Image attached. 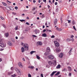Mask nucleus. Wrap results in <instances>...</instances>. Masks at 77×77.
I'll return each instance as SVG.
<instances>
[{
    "label": "nucleus",
    "instance_id": "f257e3e1",
    "mask_svg": "<svg viewBox=\"0 0 77 77\" xmlns=\"http://www.w3.org/2000/svg\"><path fill=\"white\" fill-rule=\"evenodd\" d=\"M14 69L15 71H16L17 72L18 74L19 75H21V72L20 70L16 68H14Z\"/></svg>",
    "mask_w": 77,
    "mask_h": 77
},
{
    "label": "nucleus",
    "instance_id": "f03ea898",
    "mask_svg": "<svg viewBox=\"0 0 77 77\" xmlns=\"http://www.w3.org/2000/svg\"><path fill=\"white\" fill-rule=\"evenodd\" d=\"M24 48L26 51H27L29 50V45L27 44H25L24 45Z\"/></svg>",
    "mask_w": 77,
    "mask_h": 77
},
{
    "label": "nucleus",
    "instance_id": "7ed1b4c3",
    "mask_svg": "<svg viewBox=\"0 0 77 77\" xmlns=\"http://www.w3.org/2000/svg\"><path fill=\"white\" fill-rule=\"evenodd\" d=\"M48 57L49 59H53L54 57L53 55H51L48 56Z\"/></svg>",
    "mask_w": 77,
    "mask_h": 77
},
{
    "label": "nucleus",
    "instance_id": "20e7f679",
    "mask_svg": "<svg viewBox=\"0 0 77 77\" xmlns=\"http://www.w3.org/2000/svg\"><path fill=\"white\" fill-rule=\"evenodd\" d=\"M18 65L20 68H23V65L21 62H19L18 63Z\"/></svg>",
    "mask_w": 77,
    "mask_h": 77
},
{
    "label": "nucleus",
    "instance_id": "39448f33",
    "mask_svg": "<svg viewBox=\"0 0 77 77\" xmlns=\"http://www.w3.org/2000/svg\"><path fill=\"white\" fill-rule=\"evenodd\" d=\"M57 19H55L54 22V25H56V24H57Z\"/></svg>",
    "mask_w": 77,
    "mask_h": 77
},
{
    "label": "nucleus",
    "instance_id": "423d86ee",
    "mask_svg": "<svg viewBox=\"0 0 77 77\" xmlns=\"http://www.w3.org/2000/svg\"><path fill=\"white\" fill-rule=\"evenodd\" d=\"M67 68L69 71H72V69L71 67L69 66L67 67Z\"/></svg>",
    "mask_w": 77,
    "mask_h": 77
},
{
    "label": "nucleus",
    "instance_id": "0eeeda50",
    "mask_svg": "<svg viewBox=\"0 0 77 77\" xmlns=\"http://www.w3.org/2000/svg\"><path fill=\"white\" fill-rule=\"evenodd\" d=\"M60 51V49L59 48H57L56 49V52L57 53H59Z\"/></svg>",
    "mask_w": 77,
    "mask_h": 77
},
{
    "label": "nucleus",
    "instance_id": "6e6552de",
    "mask_svg": "<svg viewBox=\"0 0 77 77\" xmlns=\"http://www.w3.org/2000/svg\"><path fill=\"white\" fill-rule=\"evenodd\" d=\"M0 46L1 47H5V46L4 45V44L3 43H0Z\"/></svg>",
    "mask_w": 77,
    "mask_h": 77
},
{
    "label": "nucleus",
    "instance_id": "1a4fd4ad",
    "mask_svg": "<svg viewBox=\"0 0 77 77\" xmlns=\"http://www.w3.org/2000/svg\"><path fill=\"white\" fill-rule=\"evenodd\" d=\"M63 54L62 53H61L60 54V55H59V57H61L62 58V57H63Z\"/></svg>",
    "mask_w": 77,
    "mask_h": 77
},
{
    "label": "nucleus",
    "instance_id": "9d476101",
    "mask_svg": "<svg viewBox=\"0 0 77 77\" xmlns=\"http://www.w3.org/2000/svg\"><path fill=\"white\" fill-rule=\"evenodd\" d=\"M48 63H49V65H51L53 64V62L51 61H48Z\"/></svg>",
    "mask_w": 77,
    "mask_h": 77
},
{
    "label": "nucleus",
    "instance_id": "9b49d317",
    "mask_svg": "<svg viewBox=\"0 0 77 77\" xmlns=\"http://www.w3.org/2000/svg\"><path fill=\"white\" fill-rule=\"evenodd\" d=\"M47 34L46 33H44L42 34V36H43V37H47Z\"/></svg>",
    "mask_w": 77,
    "mask_h": 77
},
{
    "label": "nucleus",
    "instance_id": "f8f14e48",
    "mask_svg": "<svg viewBox=\"0 0 77 77\" xmlns=\"http://www.w3.org/2000/svg\"><path fill=\"white\" fill-rule=\"evenodd\" d=\"M57 72L56 71H54L51 74V76L52 77H53V75L55 74Z\"/></svg>",
    "mask_w": 77,
    "mask_h": 77
},
{
    "label": "nucleus",
    "instance_id": "ddd939ff",
    "mask_svg": "<svg viewBox=\"0 0 77 77\" xmlns=\"http://www.w3.org/2000/svg\"><path fill=\"white\" fill-rule=\"evenodd\" d=\"M47 51L48 52H49V51H50V49L49 47H48L47 48Z\"/></svg>",
    "mask_w": 77,
    "mask_h": 77
},
{
    "label": "nucleus",
    "instance_id": "4468645a",
    "mask_svg": "<svg viewBox=\"0 0 77 77\" xmlns=\"http://www.w3.org/2000/svg\"><path fill=\"white\" fill-rule=\"evenodd\" d=\"M72 48H70V49L69 51V54H71V52L72 51Z\"/></svg>",
    "mask_w": 77,
    "mask_h": 77
},
{
    "label": "nucleus",
    "instance_id": "2eb2a0df",
    "mask_svg": "<svg viewBox=\"0 0 77 77\" xmlns=\"http://www.w3.org/2000/svg\"><path fill=\"white\" fill-rule=\"evenodd\" d=\"M60 68V64H58L57 66L56 67V68L57 69H59Z\"/></svg>",
    "mask_w": 77,
    "mask_h": 77
},
{
    "label": "nucleus",
    "instance_id": "dca6fc26",
    "mask_svg": "<svg viewBox=\"0 0 77 77\" xmlns=\"http://www.w3.org/2000/svg\"><path fill=\"white\" fill-rule=\"evenodd\" d=\"M9 33H5V35L6 36V37H8L9 36Z\"/></svg>",
    "mask_w": 77,
    "mask_h": 77
},
{
    "label": "nucleus",
    "instance_id": "f3484780",
    "mask_svg": "<svg viewBox=\"0 0 77 77\" xmlns=\"http://www.w3.org/2000/svg\"><path fill=\"white\" fill-rule=\"evenodd\" d=\"M21 51L22 53H23V52H24V48L23 47H22L21 49Z\"/></svg>",
    "mask_w": 77,
    "mask_h": 77
},
{
    "label": "nucleus",
    "instance_id": "a211bd4d",
    "mask_svg": "<svg viewBox=\"0 0 77 77\" xmlns=\"http://www.w3.org/2000/svg\"><path fill=\"white\" fill-rule=\"evenodd\" d=\"M38 44L39 45H42V42H38Z\"/></svg>",
    "mask_w": 77,
    "mask_h": 77
},
{
    "label": "nucleus",
    "instance_id": "6ab92c4d",
    "mask_svg": "<svg viewBox=\"0 0 77 77\" xmlns=\"http://www.w3.org/2000/svg\"><path fill=\"white\" fill-rule=\"evenodd\" d=\"M59 46V43H58L56 44H55V46L56 47H58Z\"/></svg>",
    "mask_w": 77,
    "mask_h": 77
},
{
    "label": "nucleus",
    "instance_id": "aec40b11",
    "mask_svg": "<svg viewBox=\"0 0 77 77\" xmlns=\"http://www.w3.org/2000/svg\"><path fill=\"white\" fill-rule=\"evenodd\" d=\"M8 44L9 45H12V43L10 42H8Z\"/></svg>",
    "mask_w": 77,
    "mask_h": 77
},
{
    "label": "nucleus",
    "instance_id": "412c9836",
    "mask_svg": "<svg viewBox=\"0 0 77 77\" xmlns=\"http://www.w3.org/2000/svg\"><path fill=\"white\" fill-rule=\"evenodd\" d=\"M13 73H12V72H8V75H11V74H12Z\"/></svg>",
    "mask_w": 77,
    "mask_h": 77
},
{
    "label": "nucleus",
    "instance_id": "4be33fe9",
    "mask_svg": "<svg viewBox=\"0 0 77 77\" xmlns=\"http://www.w3.org/2000/svg\"><path fill=\"white\" fill-rule=\"evenodd\" d=\"M34 53H36V51H32L30 52V53L31 54H32Z\"/></svg>",
    "mask_w": 77,
    "mask_h": 77
},
{
    "label": "nucleus",
    "instance_id": "5701e85b",
    "mask_svg": "<svg viewBox=\"0 0 77 77\" xmlns=\"http://www.w3.org/2000/svg\"><path fill=\"white\" fill-rule=\"evenodd\" d=\"M16 76H17V74H14V75H11L12 77H16Z\"/></svg>",
    "mask_w": 77,
    "mask_h": 77
},
{
    "label": "nucleus",
    "instance_id": "b1692460",
    "mask_svg": "<svg viewBox=\"0 0 77 77\" xmlns=\"http://www.w3.org/2000/svg\"><path fill=\"white\" fill-rule=\"evenodd\" d=\"M46 31H47V32H51V30H49L47 29H46Z\"/></svg>",
    "mask_w": 77,
    "mask_h": 77
},
{
    "label": "nucleus",
    "instance_id": "393cba45",
    "mask_svg": "<svg viewBox=\"0 0 77 77\" xmlns=\"http://www.w3.org/2000/svg\"><path fill=\"white\" fill-rule=\"evenodd\" d=\"M45 56H48V52H45Z\"/></svg>",
    "mask_w": 77,
    "mask_h": 77
},
{
    "label": "nucleus",
    "instance_id": "a878e982",
    "mask_svg": "<svg viewBox=\"0 0 77 77\" xmlns=\"http://www.w3.org/2000/svg\"><path fill=\"white\" fill-rule=\"evenodd\" d=\"M60 74V72H58L57 73H56L55 75H59Z\"/></svg>",
    "mask_w": 77,
    "mask_h": 77
},
{
    "label": "nucleus",
    "instance_id": "bb28decb",
    "mask_svg": "<svg viewBox=\"0 0 77 77\" xmlns=\"http://www.w3.org/2000/svg\"><path fill=\"white\" fill-rule=\"evenodd\" d=\"M62 71H67V69L65 68H64L63 69Z\"/></svg>",
    "mask_w": 77,
    "mask_h": 77
},
{
    "label": "nucleus",
    "instance_id": "cd10ccee",
    "mask_svg": "<svg viewBox=\"0 0 77 77\" xmlns=\"http://www.w3.org/2000/svg\"><path fill=\"white\" fill-rule=\"evenodd\" d=\"M37 59H38V60H39L40 59V57L38 55L36 56Z\"/></svg>",
    "mask_w": 77,
    "mask_h": 77
},
{
    "label": "nucleus",
    "instance_id": "c85d7f7f",
    "mask_svg": "<svg viewBox=\"0 0 77 77\" xmlns=\"http://www.w3.org/2000/svg\"><path fill=\"white\" fill-rule=\"evenodd\" d=\"M18 26H16L15 28V30H18Z\"/></svg>",
    "mask_w": 77,
    "mask_h": 77
},
{
    "label": "nucleus",
    "instance_id": "c756f323",
    "mask_svg": "<svg viewBox=\"0 0 77 77\" xmlns=\"http://www.w3.org/2000/svg\"><path fill=\"white\" fill-rule=\"evenodd\" d=\"M66 42H69V41H70V39L69 38H67L66 39Z\"/></svg>",
    "mask_w": 77,
    "mask_h": 77
},
{
    "label": "nucleus",
    "instance_id": "7c9ffc66",
    "mask_svg": "<svg viewBox=\"0 0 77 77\" xmlns=\"http://www.w3.org/2000/svg\"><path fill=\"white\" fill-rule=\"evenodd\" d=\"M58 31H61L62 29L61 28L57 29Z\"/></svg>",
    "mask_w": 77,
    "mask_h": 77
},
{
    "label": "nucleus",
    "instance_id": "2f4dec72",
    "mask_svg": "<svg viewBox=\"0 0 77 77\" xmlns=\"http://www.w3.org/2000/svg\"><path fill=\"white\" fill-rule=\"evenodd\" d=\"M2 3L3 4V5H4V6H7V5L5 3L3 2H2Z\"/></svg>",
    "mask_w": 77,
    "mask_h": 77
},
{
    "label": "nucleus",
    "instance_id": "473e14b6",
    "mask_svg": "<svg viewBox=\"0 0 77 77\" xmlns=\"http://www.w3.org/2000/svg\"><path fill=\"white\" fill-rule=\"evenodd\" d=\"M20 21H21V22H23V21H25V20H20Z\"/></svg>",
    "mask_w": 77,
    "mask_h": 77
},
{
    "label": "nucleus",
    "instance_id": "72a5a7b5",
    "mask_svg": "<svg viewBox=\"0 0 77 77\" xmlns=\"http://www.w3.org/2000/svg\"><path fill=\"white\" fill-rule=\"evenodd\" d=\"M9 8L11 10H12V9H13V7H10Z\"/></svg>",
    "mask_w": 77,
    "mask_h": 77
},
{
    "label": "nucleus",
    "instance_id": "f704fd0d",
    "mask_svg": "<svg viewBox=\"0 0 77 77\" xmlns=\"http://www.w3.org/2000/svg\"><path fill=\"white\" fill-rule=\"evenodd\" d=\"M35 34H37L38 33V30H35Z\"/></svg>",
    "mask_w": 77,
    "mask_h": 77
},
{
    "label": "nucleus",
    "instance_id": "c9c22d12",
    "mask_svg": "<svg viewBox=\"0 0 77 77\" xmlns=\"http://www.w3.org/2000/svg\"><path fill=\"white\" fill-rule=\"evenodd\" d=\"M70 41H71L72 42H73V41H74V39L73 38H72L71 39H70Z\"/></svg>",
    "mask_w": 77,
    "mask_h": 77
},
{
    "label": "nucleus",
    "instance_id": "e433bc0d",
    "mask_svg": "<svg viewBox=\"0 0 77 77\" xmlns=\"http://www.w3.org/2000/svg\"><path fill=\"white\" fill-rule=\"evenodd\" d=\"M57 43H58V42H57V41H54V43L55 44V45L56 44H57Z\"/></svg>",
    "mask_w": 77,
    "mask_h": 77
},
{
    "label": "nucleus",
    "instance_id": "4c0bfd02",
    "mask_svg": "<svg viewBox=\"0 0 77 77\" xmlns=\"http://www.w3.org/2000/svg\"><path fill=\"white\" fill-rule=\"evenodd\" d=\"M28 77H32V76L31 75H30V74L29 73L28 74Z\"/></svg>",
    "mask_w": 77,
    "mask_h": 77
},
{
    "label": "nucleus",
    "instance_id": "58836bf2",
    "mask_svg": "<svg viewBox=\"0 0 77 77\" xmlns=\"http://www.w3.org/2000/svg\"><path fill=\"white\" fill-rule=\"evenodd\" d=\"M72 24L73 25H74V24H75V21L74 20H73V21L72 22Z\"/></svg>",
    "mask_w": 77,
    "mask_h": 77
},
{
    "label": "nucleus",
    "instance_id": "ea45409f",
    "mask_svg": "<svg viewBox=\"0 0 77 77\" xmlns=\"http://www.w3.org/2000/svg\"><path fill=\"white\" fill-rule=\"evenodd\" d=\"M32 36L33 37H34V38H36L37 37V36H36L35 35H32Z\"/></svg>",
    "mask_w": 77,
    "mask_h": 77
},
{
    "label": "nucleus",
    "instance_id": "a19ab883",
    "mask_svg": "<svg viewBox=\"0 0 77 77\" xmlns=\"http://www.w3.org/2000/svg\"><path fill=\"white\" fill-rule=\"evenodd\" d=\"M17 35H20V32H19L17 31Z\"/></svg>",
    "mask_w": 77,
    "mask_h": 77
},
{
    "label": "nucleus",
    "instance_id": "79ce46f5",
    "mask_svg": "<svg viewBox=\"0 0 77 77\" xmlns=\"http://www.w3.org/2000/svg\"><path fill=\"white\" fill-rule=\"evenodd\" d=\"M0 18L1 19H2V20H4V18L2 16H1L0 17Z\"/></svg>",
    "mask_w": 77,
    "mask_h": 77
},
{
    "label": "nucleus",
    "instance_id": "37998d69",
    "mask_svg": "<svg viewBox=\"0 0 77 77\" xmlns=\"http://www.w3.org/2000/svg\"><path fill=\"white\" fill-rule=\"evenodd\" d=\"M14 9H16V10H17V9H18V7L16 6L14 7Z\"/></svg>",
    "mask_w": 77,
    "mask_h": 77
},
{
    "label": "nucleus",
    "instance_id": "c03bdc74",
    "mask_svg": "<svg viewBox=\"0 0 77 77\" xmlns=\"http://www.w3.org/2000/svg\"><path fill=\"white\" fill-rule=\"evenodd\" d=\"M44 17V14H43L42 16V18H43Z\"/></svg>",
    "mask_w": 77,
    "mask_h": 77
},
{
    "label": "nucleus",
    "instance_id": "a18cd8bd",
    "mask_svg": "<svg viewBox=\"0 0 77 77\" xmlns=\"http://www.w3.org/2000/svg\"><path fill=\"white\" fill-rule=\"evenodd\" d=\"M67 21H68V23H71V20H67Z\"/></svg>",
    "mask_w": 77,
    "mask_h": 77
},
{
    "label": "nucleus",
    "instance_id": "49530a36",
    "mask_svg": "<svg viewBox=\"0 0 77 77\" xmlns=\"http://www.w3.org/2000/svg\"><path fill=\"white\" fill-rule=\"evenodd\" d=\"M43 2L46 3V2H47V1H46V0H43Z\"/></svg>",
    "mask_w": 77,
    "mask_h": 77
},
{
    "label": "nucleus",
    "instance_id": "de8ad7c7",
    "mask_svg": "<svg viewBox=\"0 0 77 77\" xmlns=\"http://www.w3.org/2000/svg\"><path fill=\"white\" fill-rule=\"evenodd\" d=\"M73 29H74L75 30H76V29H75V26H73Z\"/></svg>",
    "mask_w": 77,
    "mask_h": 77
},
{
    "label": "nucleus",
    "instance_id": "09e8293b",
    "mask_svg": "<svg viewBox=\"0 0 77 77\" xmlns=\"http://www.w3.org/2000/svg\"><path fill=\"white\" fill-rule=\"evenodd\" d=\"M13 15H17V14L16 13L13 12Z\"/></svg>",
    "mask_w": 77,
    "mask_h": 77
},
{
    "label": "nucleus",
    "instance_id": "8fccbe9b",
    "mask_svg": "<svg viewBox=\"0 0 77 77\" xmlns=\"http://www.w3.org/2000/svg\"><path fill=\"white\" fill-rule=\"evenodd\" d=\"M51 38H54V35H53L51 37Z\"/></svg>",
    "mask_w": 77,
    "mask_h": 77
},
{
    "label": "nucleus",
    "instance_id": "3c124183",
    "mask_svg": "<svg viewBox=\"0 0 77 77\" xmlns=\"http://www.w3.org/2000/svg\"><path fill=\"white\" fill-rule=\"evenodd\" d=\"M60 20H61V23H62V22H63V21L62 20V18H60Z\"/></svg>",
    "mask_w": 77,
    "mask_h": 77
},
{
    "label": "nucleus",
    "instance_id": "603ef678",
    "mask_svg": "<svg viewBox=\"0 0 77 77\" xmlns=\"http://www.w3.org/2000/svg\"><path fill=\"white\" fill-rule=\"evenodd\" d=\"M11 70H14V67H12L11 68Z\"/></svg>",
    "mask_w": 77,
    "mask_h": 77
},
{
    "label": "nucleus",
    "instance_id": "864d4df0",
    "mask_svg": "<svg viewBox=\"0 0 77 77\" xmlns=\"http://www.w3.org/2000/svg\"><path fill=\"white\" fill-rule=\"evenodd\" d=\"M23 61H26V60H25V59L24 58H23Z\"/></svg>",
    "mask_w": 77,
    "mask_h": 77
},
{
    "label": "nucleus",
    "instance_id": "5fc2aeb1",
    "mask_svg": "<svg viewBox=\"0 0 77 77\" xmlns=\"http://www.w3.org/2000/svg\"><path fill=\"white\" fill-rule=\"evenodd\" d=\"M3 26L4 28H6V26L5 25H3Z\"/></svg>",
    "mask_w": 77,
    "mask_h": 77
},
{
    "label": "nucleus",
    "instance_id": "6e6d98bb",
    "mask_svg": "<svg viewBox=\"0 0 77 77\" xmlns=\"http://www.w3.org/2000/svg\"><path fill=\"white\" fill-rule=\"evenodd\" d=\"M55 5H57V2H55Z\"/></svg>",
    "mask_w": 77,
    "mask_h": 77
},
{
    "label": "nucleus",
    "instance_id": "4d7b16f0",
    "mask_svg": "<svg viewBox=\"0 0 77 77\" xmlns=\"http://www.w3.org/2000/svg\"><path fill=\"white\" fill-rule=\"evenodd\" d=\"M48 8L49 9V8L50 7V5H48Z\"/></svg>",
    "mask_w": 77,
    "mask_h": 77
},
{
    "label": "nucleus",
    "instance_id": "13d9d810",
    "mask_svg": "<svg viewBox=\"0 0 77 77\" xmlns=\"http://www.w3.org/2000/svg\"><path fill=\"white\" fill-rule=\"evenodd\" d=\"M7 2H8V3H11V2H10L9 1H8V0H7Z\"/></svg>",
    "mask_w": 77,
    "mask_h": 77
},
{
    "label": "nucleus",
    "instance_id": "bf43d9fd",
    "mask_svg": "<svg viewBox=\"0 0 77 77\" xmlns=\"http://www.w3.org/2000/svg\"><path fill=\"white\" fill-rule=\"evenodd\" d=\"M41 76L42 77H44V76H43V74H41Z\"/></svg>",
    "mask_w": 77,
    "mask_h": 77
},
{
    "label": "nucleus",
    "instance_id": "052dcab7",
    "mask_svg": "<svg viewBox=\"0 0 77 77\" xmlns=\"http://www.w3.org/2000/svg\"><path fill=\"white\" fill-rule=\"evenodd\" d=\"M26 24H27V25H29V23H28V22H26Z\"/></svg>",
    "mask_w": 77,
    "mask_h": 77
},
{
    "label": "nucleus",
    "instance_id": "680f3d73",
    "mask_svg": "<svg viewBox=\"0 0 77 77\" xmlns=\"http://www.w3.org/2000/svg\"><path fill=\"white\" fill-rule=\"evenodd\" d=\"M45 31H46V29H45L44 30H43V32H45Z\"/></svg>",
    "mask_w": 77,
    "mask_h": 77
},
{
    "label": "nucleus",
    "instance_id": "e2e57ef3",
    "mask_svg": "<svg viewBox=\"0 0 77 77\" xmlns=\"http://www.w3.org/2000/svg\"><path fill=\"white\" fill-rule=\"evenodd\" d=\"M15 38H16V39H18V37L16 36Z\"/></svg>",
    "mask_w": 77,
    "mask_h": 77
},
{
    "label": "nucleus",
    "instance_id": "0e129e2a",
    "mask_svg": "<svg viewBox=\"0 0 77 77\" xmlns=\"http://www.w3.org/2000/svg\"><path fill=\"white\" fill-rule=\"evenodd\" d=\"M26 19H27V20H29V17H26Z\"/></svg>",
    "mask_w": 77,
    "mask_h": 77
},
{
    "label": "nucleus",
    "instance_id": "69168bd1",
    "mask_svg": "<svg viewBox=\"0 0 77 77\" xmlns=\"http://www.w3.org/2000/svg\"><path fill=\"white\" fill-rule=\"evenodd\" d=\"M1 61H2V58H0V62H1Z\"/></svg>",
    "mask_w": 77,
    "mask_h": 77
},
{
    "label": "nucleus",
    "instance_id": "338daca9",
    "mask_svg": "<svg viewBox=\"0 0 77 77\" xmlns=\"http://www.w3.org/2000/svg\"><path fill=\"white\" fill-rule=\"evenodd\" d=\"M36 2V1L35 0H33V2H34V3Z\"/></svg>",
    "mask_w": 77,
    "mask_h": 77
},
{
    "label": "nucleus",
    "instance_id": "774afa93",
    "mask_svg": "<svg viewBox=\"0 0 77 77\" xmlns=\"http://www.w3.org/2000/svg\"><path fill=\"white\" fill-rule=\"evenodd\" d=\"M45 25L46 26H47V23H45Z\"/></svg>",
    "mask_w": 77,
    "mask_h": 77
}]
</instances>
